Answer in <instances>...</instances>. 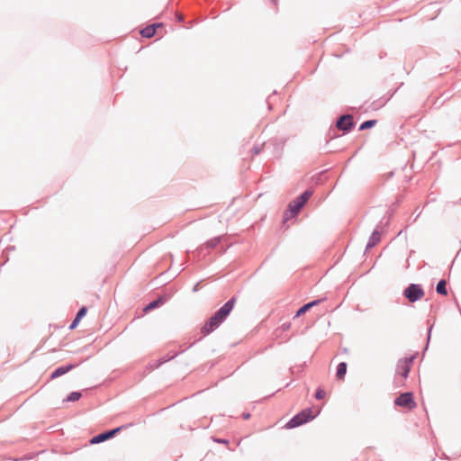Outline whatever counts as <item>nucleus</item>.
Listing matches in <instances>:
<instances>
[{
	"mask_svg": "<svg viewBox=\"0 0 461 461\" xmlns=\"http://www.w3.org/2000/svg\"><path fill=\"white\" fill-rule=\"evenodd\" d=\"M235 298H230L227 303H224L203 325L202 328V333L208 335L215 329H217L229 316L235 304Z\"/></svg>",
	"mask_w": 461,
	"mask_h": 461,
	"instance_id": "f257e3e1",
	"label": "nucleus"
},
{
	"mask_svg": "<svg viewBox=\"0 0 461 461\" xmlns=\"http://www.w3.org/2000/svg\"><path fill=\"white\" fill-rule=\"evenodd\" d=\"M415 356L400 359L397 363L395 383L399 385L403 384L404 380L407 378L411 365L412 364Z\"/></svg>",
	"mask_w": 461,
	"mask_h": 461,
	"instance_id": "f03ea898",
	"label": "nucleus"
},
{
	"mask_svg": "<svg viewBox=\"0 0 461 461\" xmlns=\"http://www.w3.org/2000/svg\"><path fill=\"white\" fill-rule=\"evenodd\" d=\"M319 413L313 414L312 410L311 408H307L300 411L298 414L294 416L286 424V428L294 429L298 426H301L309 420H312L315 418V416Z\"/></svg>",
	"mask_w": 461,
	"mask_h": 461,
	"instance_id": "7ed1b4c3",
	"label": "nucleus"
},
{
	"mask_svg": "<svg viewBox=\"0 0 461 461\" xmlns=\"http://www.w3.org/2000/svg\"><path fill=\"white\" fill-rule=\"evenodd\" d=\"M312 195V191L305 190L299 197L289 203V211L292 215H297L301 209Z\"/></svg>",
	"mask_w": 461,
	"mask_h": 461,
	"instance_id": "20e7f679",
	"label": "nucleus"
},
{
	"mask_svg": "<svg viewBox=\"0 0 461 461\" xmlns=\"http://www.w3.org/2000/svg\"><path fill=\"white\" fill-rule=\"evenodd\" d=\"M403 295L409 302L414 303L424 296V291L420 285L411 284L405 288Z\"/></svg>",
	"mask_w": 461,
	"mask_h": 461,
	"instance_id": "39448f33",
	"label": "nucleus"
},
{
	"mask_svg": "<svg viewBox=\"0 0 461 461\" xmlns=\"http://www.w3.org/2000/svg\"><path fill=\"white\" fill-rule=\"evenodd\" d=\"M394 403L397 406L405 407L408 409H412L415 407V402L413 401V395L411 393H401L395 400Z\"/></svg>",
	"mask_w": 461,
	"mask_h": 461,
	"instance_id": "423d86ee",
	"label": "nucleus"
},
{
	"mask_svg": "<svg viewBox=\"0 0 461 461\" xmlns=\"http://www.w3.org/2000/svg\"><path fill=\"white\" fill-rule=\"evenodd\" d=\"M353 127V117L349 114L340 116L337 122V128L343 131H349Z\"/></svg>",
	"mask_w": 461,
	"mask_h": 461,
	"instance_id": "0eeeda50",
	"label": "nucleus"
},
{
	"mask_svg": "<svg viewBox=\"0 0 461 461\" xmlns=\"http://www.w3.org/2000/svg\"><path fill=\"white\" fill-rule=\"evenodd\" d=\"M120 430V428H117V429H111V430H108V431H104L103 433H100L95 437H93L91 439H90V443L91 444H99V443H102L113 437L115 436V434Z\"/></svg>",
	"mask_w": 461,
	"mask_h": 461,
	"instance_id": "6e6552de",
	"label": "nucleus"
},
{
	"mask_svg": "<svg viewBox=\"0 0 461 461\" xmlns=\"http://www.w3.org/2000/svg\"><path fill=\"white\" fill-rule=\"evenodd\" d=\"M221 242V238H214L209 241H207L203 246L200 248V253L205 251L206 253H210V251L215 249Z\"/></svg>",
	"mask_w": 461,
	"mask_h": 461,
	"instance_id": "1a4fd4ad",
	"label": "nucleus"
},
{
	"mask_svg": "<svg viewBox=\"0 0 461 461\" xmlns=\"http://www.w3.org/2000/svg\"><path fill=\"white\" fill-rule=\"evenodd\" d=\"M75 367L74 365H68V366H59L58 368H56L53 373L51 374L50 375V378L51 379H55V378H58L65 374H67L68 372H69L70 370H72L73 368Z\"/></svg>",
	"mask_w": 461,
	"mask_h": 461,
	"instance_id": "9d476101",
	"label": "nucleus"
},
{
	"mask_svg": "<svg viewBox=\"0 0 461 461\" xmlns=\"http://www.w3.org/2000/svg\"><path fill=\"white\" fill-rule=\"evenodd\" d=\"M159 26L160 24L158 23L149 25L140 31V34L145 38H151L156 34L157 28Z\"/></svg>",
	"mask_w": 461,
	"mask_h": 461,
	"instance_id": "9b49d317",
	"label": "nucleus"
},
{
	"mask_svg": "<svg viewBox=\"0 0 461 461\" xmlns=\"http://www.w3.org/2000/svg\"><path fill=\"white\" fill-rule=\"evenodd\" d=\"M380 232L377 230H375L369 238V240L366 245V249H369L375 247L380 240Z\"/></svg>",
	"mask_w": 461,
	"mask_h": 461,
	"instance_id": "f8f14e48",
	"label": "nucleus"
},
{
	"mask_svg": "<svg viewBox=\"0 0 461 461\" xmlns=\"http://www.w3.org/2000/svg\"><path fill=\"white\" fill-rule=\"evenodd\" d=\"M321 301L320 300H315V301H312V302H310L304 305H303L298 311H297V313H296V316H300V315H303L304 314L305 312H307L312 307L317 305Z\"/></svg>",
	"mask_w": 461,
	"mask_h": 461,
	"instance_id": "ddd939ff",
	"label": "nucleus"
},
{
	"mask_svg": "<svg viewBox=\"0 0 461 461\" xmlns=\"http://www.w3.org/2000/svg\"><path fill=\"white\" fill-rule=\"evenodd\" d=\"M346 373H347V364L345 362L339 363L337 366V373H336L338 379H339V380L343 379Z\"/></svg>",
	"mask_w": 461,
	"mask_h": 461,
	"instance_id": "4468645a",
	"label": "nucleus"
},
{
	"mask_svg": "<svg viewBox=\"0 0 461 461\" xmlns=\"http://www.w3.org/2000/svg\"><path fill=\"white\" fill-rule=\"evenodd\" d=\"M436 291L439 294L447 295V282H446V280L441 279L438 283L437 287H436Z\"/></svg>",
	"mask_w": 461,
	"mask_h": 461,
	"instance_id": "2eb2a0df",
	"label": "nucleus"
},
{
	"mask_svg": "<svg viewBox=\"0 0 461 461\" xmlns=\"http://www.w3.org/2000/svg\"><path fill=\"white\" fill-rule=\"evenodd\" d=\"M376 123V121L375 120H368V121H365L359 127V130L360 131H364V130H366V129H370L372 128L373 126H375Z\"/></svg>",
	"mask_w": 461,
	"mask_h": 461,
	"instance_id": "dca6fc26",
	"label": "nucleus"
},
{
	"mask_svg": "<svg viewBox=\"0 0 461 461\" xmlns=\"http://www.w3.org/2000/svg\"><path fill=\"white\" fill-rule=\"evenodd\" d=\"M82 394L79 392H72L68 394L66 401L67 402H76L81 398Z\"/></svg>",
	"mask_w": 461,
	"mask_h": 461,
	"instance_id": "f3484780",
	"label": "nucleus"
},
{
	"mask_svg": "<svg viewBox=\"0 0 461 461\" xmlns=\"http://www.w3.org/2000/svg\"><path fill=\"white\" fill-rule=\"evenodd\" d=\"M160 305V301L159 300H155V301H152L150 302L146 307H145V311H150V310H153L157 307H158Z\"/></svg>",
	"mask_w": 461,
	"mask_h": 461,
	"instance_id": "a211bd4d",
	"label": "nucleus"
},
{
	"mask_svg": "<svg viewBox=\"0 0 461 461\" xmlns=\"http://www.w3.org/2000/svg\"><path fill=\"white\" fill-rule=\"evenodd\" d=\"M86 312L87 310L86 307L80 308L76 315L77 321H80V320L86 314Z\"/></svg>",
	"mask_w": 461,
	"mask_h": 461,
	"instance_id": "6ab92c4d",
	"label": "nucleus"
},
{
	"mask_svg": "<svg viewBox=\"0 0 461 461\" xmlns=\"http://www.w3.org/2000/svg\"><path fill=\"white\" fill-rule=\"evenodd\" d=\"M325 395H326V393H325V391H324L323 389H321V388H318V389L316 390V393H315V398H316L317 400H321V399H323V398L325 397Z\"/></svg>",
	"mask_w": 461,
	"mask_h": 461,
	"instance_id": "aec40b11",
	"label": "nucleus"
},
{
	"mask_svg": "<svg viewBox=\"0 0 461 461\" xmlns=\"http://www.w3.org/2000/svg\"><path fill=\"white\" fill-rule=\"evenodd\" d=\"M79 321H77V318H75L70 325V329H74L77 327Z\"/></svg>",
	"mask_w": 461,
	"mask_h": 461,
	"instance_id": "412c9836",
	"label": "nucleus"
},
{
	"mask_svg": "<svg viewBox=\"0 0 461 461\" xmlns=\"http://www.w3.org/2000/svg\"><path fill=\"white\" fill-rule=\"evenodd\" d=\"M214 440L219 442V443L228 444V440L227 439H214Z\"/></svg>",
	"mask_w": 461,
	"mask_h": 461,
	"instance_id": "4be33fe9",
	"label": "nucleus"
},
{
	"mask_svg": "<svg viewBox=\"0 0 461 461\" xmlns=\"http://www.w3.org/2000/svg\"><path fill=\"white\" fill-rule=\"evenodd\" d=\"M253 151H254L255 155H257V154H258L260 152V150H259V149L258 147H255Z\"/></svg>",
	"mask_w": 461,
	"mask_h": 461,
	"instance_id": "5701e85b",
	"label": "nucleus"
},
{
	"mask_svg": "<svg viewBox=\"0 0 461 461\" xmlns=\"http://www.w3.org/2000/svg\"><path fill=\"white\" fill-rule=\"evenodd\" d=\"M243 417L245 420H248L250 417V415H249V413H244Z\"/></svg>",
	"mask_w": 461,
	"mask_h": 461,
	"instance_id": "b1692460",
	"label": "nucleus"
},
{
	"mask_svg": "<svg viewBox=\"0 0 461 461\" xmlns=\"http://www.w3.org/2000/svg\"><path fill=\"white\" fill-rule=\"evenodd\" d=\"M197 285H196L194 286V291H197Z\"/></svg>",
	"mask_w": 461,
	"mask_h": 461,
	"instance_id": "393cba45",
	"label": "nucleus"
}]
</instances>
